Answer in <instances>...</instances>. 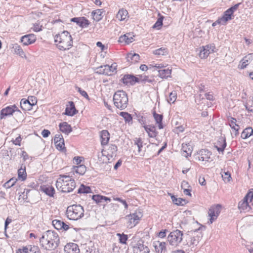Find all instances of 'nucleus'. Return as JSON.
Instances as JSON below:
<instances>
[{"mask_svg": "<svg viewBox=\"0 0 253 253\" xmlns=\"http://www.w3.org/2000/svg\"><path fill=\"white\" fill-rule=\"evenodd\" d=\"M54 42L56 47L60 51L67 50L73 46L72 37L67 31L56 34L54 36Z\"/></svg>", "mask_w": 253, "mask_h": 253, "instance_id": "f257e3e1", "label": "nucleus"}, {"mask_svg": "<svg viewBox=\"0 0 253 253\" xmlns=\"http://www.w3.org/2000/svg\"><path fill=\"white\" fill-rule=\"evenodd\" d=\"M59 243V238L57 233L48 230L40 238V243L45 249L51 251L55 249Z\"/></svg>", "mask_w": 253, "mask_h": 253, "instance_id": "f03ea898", "label": "nucleus"}, {"mask_svg": "<svg viewBox=\"0 0 253 253\" xmlns=\"http://www.w3.org/2000/svg\"><path fill=\"white\" fill-rule=\"evenodd\" d=\"M56 187L61 192H71L75 188V182L69 175H60L56 181Z\"/></svg>", "mask_w": 253, "mask_h": 253, "instance_id": "7ed1b4c3", "label": "nucleus"}, {"mask_svg": "<svg viewBox=\"0 0 253 253\" xmlns=\"http://www.w3.org/2000/svg\"><path fill=\"white\" fill-rule=\"evenodd\" d=\"M84 212L83 207L73 205L68 207L66 210V216L70 220H77L83 217Z\"/></svg>", "mask_w": 253, "mask_h": 253, "instance_id": "20e7f679", "label": "nucleus"}, {"mask_svg": "<svg viewBox=\"0 0 253 253\" xmlns=\"http://www.w3.org/2000/svg\"><path fill=\"white\" fill-rule=\"evenodd\" d=\"M113 101L116 108L123 110L126 108L128 99L126 92L123 90H118L114 95Z\"/></svg>", "mask_w": 253, "mask_h": 253, "instance_id": "39448f33", "label": "nucleus"}, {"mask_svg": "<svg viewBox=\"0 0 253 253\" xmlns=\"http://www.w3.org/2000/svg\"><path fill=\"white\" fill-rule=\"evenodd\" d=\"M183 233L178 230H175L170 232L168 236V241L169 244L174 247H177L182 241Z\"/></svg>", "mask_w": 253, "mask_h": 253, "instance_id": "423d86ee", "label": "nucleus"}, {"mask_svg": "<svg viewBox=\"0 0 253 253\" xmlns=\"http://www.w3.org/2000/svg\"><path fill=\"white\" fill-rule=\"evenodd\" d=\"M117 65L116 63L111 65H103L96 69V73L99 74L112 76L116 73Z\"/></svg>", "mask_w": 253, "mask_h": 253, "instance_id": "0eeeda50", "label": "nucleus"}, {"mask_svg": "<svg viewBox=\"0 0 253 253\" xmlns=\"http://www.w3.org/2000/svg\"><path fill=\"white\" fill-rule=\"evenodd\" d=\"M117 152V147L115 145H111L106 150H103L102 154V163H107L109 161V158H113L116 156Z\"/></svg>", "mask_w": 253, "mask_h": 253, "instance_id": "6e6552de", "label": "nucleus"}, {"mask_svg": "<svg viewBox=\"0 0 253 253\" xmlns=\"http://www.w3.org/2000/svg\"><path fill=\"white\" fill-rule=\"evenodd\" d=\"M249 199L250 202H252L253 199V192L248 193L247 195L244 198L243 201L239 203L238 208L241 212H246L250 211L251 207L248 205V200Z\"/></svg>", "mask_w": 253, "mask_h": 253, "instance_id": "1a4fd4ad", "label": "nucleus"}, {"mask_svg": "<svg viewBox=\"0 0 253 253\" xmlns=\"http://www.w3.org/2000/svg\"><path fill=\"white\" fill-rule=\"evenodd\" d=\"M221 209V206L217 204L215 206H212L209 209L208 215L209 218V221L208 223L211 224L213 221L215 220L220 212V210Z\"/></svg>", "mask_w": 253, "mask_h": 253, "instance_id": "9d476101", "label": "nucleus"}, {"mask_svg": "<svg viewBox=\"0 0 253 253\" xmlns=\"http://www.w3.org/2000/svg\"><path fill=\"white\" fill-rule=\"evenodd\" d=\"M202 237L201 233L198 231L191 232L187 235V244L189 246H196Z\"/></svg>", "mask_w": 253, "mask_h": 253, "instance_id": "9b49d317", "label": "nucleus"}, {"mask_svg": "<svg viewBox=\"0 0 253 253\" xmlns=\"http://www.w3.org/2000/svg\"><path fill=\"white\" fill-rule=\"evenodd\" d=\"M142 216V213L140 212H135L134 213L129 214L126 215V219L128 220V224L129 228L134 227L140 220Z\"/></svg>", "mask_w": 253, "mask_h": 253, "instance_id": "f8f14e48", "label": "nucleus"}, {"mask_svg": "<svg viewBox=\"0 0 253 253\" xmlns=\"http://www.w3.org/2000/svg\"><path fill=\"white\" fill-rule=\"evenodd\" d=\"M215 49L214 45H211L208 44L207 45L203 46L200 47L199 57L202 59H206L211 52H213V50Z\"/></svg>", "mask_w": 253, "mask_h": 253, "instance_id": "ddd939ff", "label": "nucleus"}, {"mask_svg": "<svg viewBox=\"0 0 253 253\" xmlns=\"http://www.w3.org/2000/svg\"><path fill=\"white\" fill-rule=\"evenodd\" d=\"M16 111H19V110L15 105L8 106L2 109L0 112V119H3L4 117L12 115V113Z\"/></svg>", "mask_w": 253, "mask_h": 253, "instance_id": "4468645a", "label": "nucleus"}, {"mask_svg": "<svg viewBox=\"0 0 253 253\" xmlns=\"http://www.w3.org/2000/svg\"><path fill=\"white\" fill-rule=\"evenodd\" d=\"M36 41V36L33 34H29L21 38V42L25 45L34 43Z\"/></svg>", "mask_w": 253, "mask_h": 253, "instance_id": "2eb2a0df", "label": "nucleus"}, {"mask_svg": "<svg viewBox=\"0 0 253 253\" xmlns=\"http://www.w3.org/2000/svg\"><path fill=\"white\" fill-rule=\"evenodd\" d=\"M64 250L65 253H79L80 252L77 244L73 243L66 244Z\"/></svg>", "mask_w": 253, "mask_h": 253, "instance_id": "dca6fc26", "label": "nucleus"}, {"mask_svg": "<svg viewBox=\"0 0 253 253\" xmlns=\"http://www.w3.org/2000/svg\"><path fill=\"white\" fill-rule=\"evenodd\" d=\"M211 153L206 149H202L198 153V160L206 163L209 162L211 159Z\"/></svg>", "mask_w": 253, "mask_h": 253, "instance_id": "f3484780", "label": "nucleus"}, {"mask_svg": "<svg viewBox=\"0 0 253 253\" xmlns=\"http://www.w3.org/2000/svg\"><path fill=\"white\" fill-rule=\"evenodd\" d=\"M153 247L157 253H162L166 251V243L159 241H155L153 243Z\"/></svg>", "mask_w": 253, "mask_h": 253, "instance_id": "a211bd4d", "label": "nucleus"}, {"mask_svg": "<svg viewBox=\"0 0 253 253\" xmlns=\"http://www.w3.org/2000/svg\"><path fill=\"white\" fill-rule=\"evenodd\" d=\"M72 21L77 23L81 28L87 27L89 22L84 17H75L72 19Z\"/></svg>", "mask_w": 253, "mask_h": 253, "instance_id": "6ab92c4d", "label": "nucleus"}, {"mask_svg": "<svg viewBox=\"0 0 253 253\" xmlns=\"http://www.w3.org/2000/svg\"><path fill=\"white\" fill-rule=\"evenodd\" d=\"M226 139L223 136L219 138L218 140L215 143V147L217 150L220 153H223L225 148H226Z\"/></svg>", "mask_w": 253, "mask_h": 253, "instance_id": "aec40b11", "label": "nucleus"}, {"mask_svg": "<svg viewBox=\"0 0 253 253\" xmlns=\"http://www.w3.org/2000/svg\"><path fill=\"white\" fill-rule=\"evenodd\" d=\"M77 113V110L75 109V104L73 101L68 102V104L66 106V111L64 114L68 116H73Z\"/></svg>", "mask_w": 253, "mask_h": 253, "instance_id": "412c9836", "label": "nucleus"}, {"mask_svg": "<svg viewBox=\"0 0 253 253\" xmlns=\"http://www.w3.org/2000/svg\"><path fill=\"white\" fill-rule=\"evenodd\" d=\"M53 226L57 230L64 229V231H67L69 229V226L66 224L63 221L55 219L52 221Z\"/></svg>", "mask_w": 253, "mask_h": 253, "instance_id": "4be33fe9", "label": "nucleus"}, {"mask_svg": "<svg viewBox=\"0 0 253 253\" xmlns=\"http://www.w3.org/2000/svg\"><path fill=\"white\" fill-rule=\"evenodd\" d=\"M54 143L57 149L59 150L64 149V140L61 135L58 134L55 135L54 138Z\"/></svg>", "mask_w": 253, "mask_h": 253, "instance_id": "5701e85b", "label": "nucleus"}, {"mask_svg": "<svg viewBox=\"0 0 253 253\" xmlns=\"http://www.w3.org/2000/svg\"><path fill=\"white\" fill-rule=\"evenodd\" d=\"M133 253H149L148 248L143 244L138 243L133 247Z\"/></svg>", "mask_w": 253, "mask_h": 253, "instance_id": "b1692460", "label": "nucleus"}, {"mask_svg": "<svg viewBox=\"0 0 253 253\" xmlns=\"http://www.w3.org/2000/svg\"><path fill=\"white\" fill-rule=\"evenodd\" d=\"M123 83L126 85L133 84L138 82V79L132 75H125L122 79Z\"/></svg>", "mask_w": 253, "mask_h": 253, "instance_id": "393cba45", "label": "nucleus"}, {"mask_svg": "<svg viewBox=\"0 0 253 253\" xmlns=\"http://www.w3.org/2000/svg\"><path fill=\"white\" fill-rule=\"evenodd\" d=\"M59 129L62 133L69 134L72 131V127L67 122H63L59 124Z\"/></svg>", "mask_w": 253, "mask_h": 253, "instance_id": "a878e982", "label": "nucleus"}, {"mask_svg": "<svg viewBox=\"0 0 253 253\" xmlns=\"http://www.w3.org/2000/svg\"><path fill=\"white\" fill-rule=\"evenodd\" d=\"M144 128L145 129L146 132L148 133L149 137L155 138L157 136L158 132L154 126H144Z\"/></svg>", "mask_w": 253, "mask_h": 253, "instance_id": "bb28decb", "label": "nucleus"}, {"mask_svg": "<svg viewBox=\"0 0 253 253\" xmlns=\"http://www.w3.org/2000/svg\"><path fill=\"white\" fill-rule=\"evenodd\" d=\"M133 36L130 33H127L120 37L119 42H124L126 44L131 43L133 41Z\"/></svg>", "mask_w": 253, "mask_h": 253, "instance_id": "cd10ccee", "label": "nucleus"}, {"mask_svg": "<svg viewBox=\"0 0 253 253\" xmlns=\"http://www.w3.org/2000/svg\"><path fill=\"white\" fill-rule=\"evenodd\" d=\"M241 4V3H238L230 7L225 11L221 16H233L234 12L239 10V7Z\"/></svg>", "mask_w": 253, "mask_h": 253, "instance_id": "c85d7f7f", "label": "nucleus"}, {"mask_svg": "<svg viewBox=\"0 0 253 253\" xmlns=\"http://www.w3.org/2000/svg\"><path fill=\"white\" fill-rule=\"evenodd\" d=\"M139 58V55L136 53H129L126 55V60L130 64L137 63Z\"/></svg>", "mask_w": 253, "mask_h": 253, "instance_id": "c756f323", "label": "nucleus"}, {"mask_svg": "<svg viewBox=\"0 0 253 253\" xmlns=\"http://www.w3.org/2000/svg\"><path fill=\"white\" fill-rule=\"evenodd\" d=\"M159 77L162 79H166L170 77L171 75V69H162L158 71Z\"/></svg>", "mask_w": 253, "mask_h": 253, "instance_id": "7c9ffc66", "label": "nucleus"}, {"mask_svg": "<svg viewBox=\"0 0 253 253\" xmlns=\"http://www.w3.org/2000/svg\"><path fill=\"white\" fill-rule=\"evenodd\" d=\"M12 48L14 49L15 54L23 58L26 59V56L25 54V52H23V49H21L20 46L18 44H14L13 46H12Z\"/></svg>", "mask_w": 253, "mask_h": 253, "instance_id": "2f4dec72", "label": "nucleus"}, {"mask_svg": "<svg viewBox=\"0 0 253 253\" xmlns=\"http://www.w3.org/2000/svg\"><path fill=\"white\" fill-rule=\"evenodd\" d=\"M153 118H154L155 122L158 125L159 129L163 128V125H162V119H163V116L162 114H159L155 112L153 113Z\"/></svg>", "mask_w": 253, "mask_h": 253, "instance_id": "473e14b6", "label": "nucleus"}, {"mask_svg": "<svg viewBox=\"0 0 253 253\" xmlns=\"http://www.w3.org/2000/svg\"><path fill=\"white\" fill-rule=\"evenodd\" d=\"M41 188H42V191L49 197H53L55 194V190L52 186L44 185Z\"/></svg>", "mask_w": 253, "mask_h": 253, "instance_id": "72a5a7b5", "label": "nucleus"}, {"mask_svg": "<svg viewBox=\"0 0 253 253\" xmlns=\"http://www.w3.org/2000/svg\"><path fill=\"white\" fill-rule=\"evenodd\" d=\"M101 143L102 145H106L109 140V133L107 130H103L100 133Z\"/></svg>", "mask_w": 253, "mask_h": 253, "instance_id": "f704fd0d", "label": "nucleus"}, {"mask_svg": "<svg viewBox=\"0 0 253 253\" xmlns=\"http://www.w3.org/2000/svg\"><path fill=\"white\" fill-rule=\"evenodd\" d=\"M232 17H221L217 20L215 21V22H213L212 24V26H215L216 25H225L228 21L231 20V18Z\"/></svg>", "mask_w": 253, "mask_h": 253, "instance_id": "c9c22d12", "label": "nucleus"}, {"mask_svg": "<svg viewBox=\"0 0 253 253\" xmlns=\"http://www.w3.org/2000/svg\"><path fill=\"white\" fill-rule=\"evenodd\" d=\"M92 199L96 203H100L103 201H110V199L109 198L101 196L100 195H94L92 196Z\"/></svg>", "mask_w": 253, "mask_h": 253, "instance_id": "e433bc0d", "label": "nucleus"}, {"mask_svg": "<svg viewBox=\"0 0 253 253\" xmlns=\"http://www.w3.org/2000/svg\"><path fill=\"white\" fill-rule=\"evenodd\" d=\"M182 150L183 151V155H184V156L186 158H187L188 156L191 155L192 149L189 145H187V144H183Z\"/></svg>", "mask_w": 253, "mask_h": 253, "instance_id": "4c0bfd02", "label": "nucleus"}, {"mask_svg": "<svg viewBox=\"0 0 253 253\" xmlns=\"http://www.w3.org/2000/svg\"><path fill=\"white\" fill-rule=\"evenodd\" d=\"M73 171L80 175H84L86 171V167L83 165L75 166L73 168Z\"/></svg>", "mask_w": 253, "mask_h": 253, "instance_id": "58836bf2", "label": "nucleus"}, {"mask_svg": "<svg viewBox=\"0 0 253 253\" xmlns=\"http://www.w3.org/2000/svg\"><path fill=\"white\" fill-rule=\"evenodd\" d=\"M18 179L21 181H25L26 178L25 167H21L18 170Z\"/></svg>", "mask_w": 253, "mask_h": 253, "instance_id": "ea45409f", "label": "nucleus"}, {"mask_svg": "<svg viewBox=\"0 0 253 253\" xmlns=\"http://www.w3.org/2000/svg\"><path fill=\"white\" fill-rule=\"evenodd\" d=\"M20 106L21 109L26 111L30 109V108H31L32 106V104L30 103L29 100L23 99L21 100Z\"/></svg>", "mask_w": 253, "mask_h": 253, "instance_id": "a19ab883", "label": "nucleus"}, {"mask_svg": "<svg viewBox=\"0 0 253 253\" xmlns=\"http://www.w3.org/2000/svg\"><path fill=\"white\" fill-rule=\"evenodd\" d=\"M253 133V130L252 127H247L243 130L242 133H241V138L243 139H246L252 135Z\"/></svg>", "mask_w": 253, "mask_h": 253, "instance_id": "79ce46f5", "label": "nucleus"}, {"mask_svg": "<svg viewBox=\"0 0 253 253\" xmlns=\"http://www.w3.org/2000/svg\"><path fill=\"white\" fill-rule=\"evenodd\" d=\"M153 54L158 56H165L168 54V49L165 47H161L159 49H157L153 50Z\"/></svg>", "mask_w": 253, "mask_h": 253, "instance_id": "37998d69", "label": "nucleus"}, {"mask_svg": "<svg viewBox=\"0 0 253 253\" xmlns=\"http://www.w3.org/2000/svg\"><path fill=\"white\" fill-rule=\"evenodd\" d=\"M236 119L233 118H230V121L229 123V125L232 129L234 130L235 134L238 133V131H239V126L236 124Z\"/></svg>", "mask_w": 253, "mask_h": 253, "instance_id": "c03bdc74", "label": "nucleus"}, {"mask_svg": "<svg viewBox=\"0 0 253 253\" xmlns=\"http://www.w3.org/2000/svg\"><path fill=\"white\" fill-rule=\"evenodd\" d=\"M250 62V59L247 56L243 57L242 60H241L240 64L239 65V69H244L248 65L249 62Z\"/></svg>", "mask_w": 253, "mask_h": 253, "instance_id": "a18cd8bd", "label": "nucleus"}, {"mask_svg": "<svg viewBox=\"0 0 253 253\" xmlns=\"http://www.w3.org/2000/svg\"><path fill=\"white\" fill-rule=\"evenodd\" d=\"M172 203L177 206H183L185 204V200L183 199L177 198L174 196H171Z\"/></svg>", "mask_w": 253, "mask_h": 253, "instance_id": "49530a36", "label": "nucleus"}, {"mask_svg": "<svg viewBox=\"0 0 253 253\" xmlns=\"http://www.w3.org/2000/svg\"><path fill=\"white\" fill-rule=\"evenodd\" d=\"M177 98V94L175 91L171 92L169 94V97L167 99L168 102L169 104H173L176 101Z\"/></svg>", "mask_w": 253, "mask_h": 253, "instance_id": "de8ad7c7", "label": "nucleus"}, {"mask_svg": "<svg viewBox=\"0 0 253 253\" xmlns=\"http://www.w3.org/2000/svg\"><path fill=\"white\" fill-rule=\"evenodd\" d=\"M133 143L134 144L137 145L138 148V152L140 153L141 152V148L143 146V142L142 139L140 137H136L133 139Z\"/></svg>", "mask_w": 253, "mask_h": 253, "instance_id": "09e8293b", "label": "nucleus"}, {"mask_svg": "<svg viewBox=\"0 0 253 253\" xmlns=\"http://www.w3.org/2000/svg\"><path fill=\"white\" fill-rule=\"evenodd\" d=\"M120 115L121 117L124 118L126 123H130L132 121L131 115L127 112H120Z\"/></svg>", "mask_w": 253, "mask_h": 253, "instance_id": "8fccbe9b", "label": "nucleus"}, {"mask_svg": "<svg viewBox=\"0 0 253 253\" xmlns=\"http://www.w3.org/2000/svg\"><path fill=\"white\" fill-rule=\"evenodd\" d=\"M116 236L119 237V241L120 243L122 244H126V241L127 240V236L125 234H116Z\"/></svg>", "mask_w": 253, "mask_h": 253, "instance_id": "3c124183", "label": "nucleus"}, {"mask_svg": "<svg viewBox=\"0 0 253 253\" xmlns=\"http://www.w3.org/2000/svg\"><path fill=\"white\" fill-rule=\"evenodd\" d=\"M42 26L40 24V22H36L33 24V27H32L33 31L35 32H39L42 31Z\"/></svg>", "mask_w": 253, "mask_h": 253, "instance_id": "603ef678", "label": "nucleus"}, {"mask_svg": "<svg viewBox=\"0 0 253 253\" xmlns=\"http://www.w3.org/2000/svg\"><path fill=\"white\" fill-rule=\"evenodd\" d=\"M163 17H160L158 19H157V21L156 22H155L154 25L153 26V29H161V27L162 26V21H163Z\"/></svg>", "mask_w": 253, "mask_h": 253, "instance_id": "864d4df0", "label": "nucleus"}, {"mask_svg": "<svg viewBox=\"0 0 253 253\" xmlns=\"http://www.w3.org/2000/svg\"><path fill=\"white\" fill-rule=\"evenodd\" d=\"M222 177L224 182H230L231 179V174L229 171L224 172V174H222Z\"/></svg>", "mask_w": 253, "mask_h": 253, "instance_id": "5fc2aeb1", "label": "nucleus"}, {"mask_svg": "<svg viewBox=\"0 0 253 253\" xmlns=\"http://www.w3.org/2000/svg\"><path fill=\"white\" fill-rule=\"evenodd\" d=\"M90 192L89 187H86L84 185H82L78 190L79 193H88Z\"/></svg>", "mask_w": 253, "mask_h": 253, "instance_id": "6e6d98bb", "label": "nucleus"}, {"mask_svg": "<svg viewBox=\"0 0 253 253\" xmlns=\"http://www.w3.org/2000/svg\"><path fill=\"white\" fill-rule=\"evenodd\" d=\"M187 182L186 181H184L182 183V185H181V187L184 189V193L185 195H187L188 196H191V194L190 193V190L189 189H185L183 188L185 186V185H187Z\"/></svg>", "mask_w": 253, "mask_h": 253, "instance_id": "4d7b16f0", "label": "nucleus"}, {"mask_svg": "<svg viewBox=\"0 0 253 253\" xmlns=\"http://www.w3.org/2000/svg\"><path fill=\"white\" fill-rule=\"evenodd\" d=\"M15 183V179H11L7 181V182H5V184H3V186H4V187L8 189V188H9L13 186Z\"/></svg>", "mask_w": 253, "mask_h": 253, "instance_id": "13d9d810", "label": "nucleus"}, {"mask_svg": "<svg viewBox=\"0 0 253 253\" xmlns=\"http://www.w3.org/2000/svg\"><path fill=\"white\" fill-rule=\"evenodd\" d=\"M128 14V13L126 9L121 8L119 10L116 16H127Z\"/></svg>", "mask_w": 253, "mask_h": 253, "instance_id": "bf43d9fd", "label": "nucleus"}, {"mask_svg": "<svg viewBox=\"0 0 253 253\" xmlns=\"http://www.w3.org/2000/svg\"><path fill=\"white\" fill-rule=\"evenodd\" d=\"M29 253H39V249L36 246L30 247Z\"/></svg>", "mask_w": 253, "mask_h": 253, "instance_id": "052dcab7", "label": "nucleus"}, {"mask_svg": "<svg viewBox=\"0 0 253 253\" xmlns=\"http://www.w3.org/2000/svg\"><path fill=\"white\" fill-rule=\"evenodd\" d=\"M21 138L20 136L17 137L14 140H12V143L14 144V145L20 146L21 145Z\"/></svg>", "mask_w": 253, "mask_h": 253, "instance_id": "680f3d73", "label": "nucleus"}, {"mask_svg": "<svg viewBox=\"0 0 253 253\" xmlns=\"http://www.w3.org/2000/svg\"><path fill=\"white\" fill-rule=\"evenodd\" d=\"M101 13L100 9H97L91 12V16H101Z\"/></svg>", "mask_w": 253, "mask_h": 253, "instance_id": "e2e57ef3", "label": "nucleus"}, {"mask_svg": "<svg viewBox=\"0 0 253 253\" xmlns=\"http://www.w3.org/2000/svg\"><path fill=\"white\" fill-rule=\"evenodd\" d=\"M16 253H28V249L27 247H23L17 250Z\"/></svg>", "mask_w": 253, "mask_h": 253, "instance_id": "0e129e2a", "label": "nucleus"}, {"mask_svg": "<svg viewBox=\"0 0 253 253\" xmlns=\"http://www.w3.org/2000/svg\"><path fill=\"white\" fill-rule=\"evenodd\" d=\"M246 108L248 111L253 112V105L250 104V102L247 103L246 105Z\"/></svg>", "mask_w": 253, "mask_h": 253, "instance_id": "69168bd1", "label": "nucleus"}, {"mask_svg": "<svg viewBox=\"0 0 253 253\" xmlns=\"http://www.w3.org/2000/svg\"><path fill=\"white\" fill-rule=\"evenodd\" d=\"M49 134H50L49 131L47 129L43 130L42 132V136L44 138L48 137Z\"/></svg>", "mask_w": 253, "mask_h": 253, "instance_id": "338daca9", "label": "nucleus"}, {"mask_svg": "<svg viewBox=\"0 0 253 253\" xmlns=\"http://www.w3.org/2000/svg\"><path fill=\"white\" fill-rule=\"evenodd\" d=\"M166 231L167 230H163L159 232L158 233V237L163 238L166 237Z\"/></svg>", "mask_w": 253, "mask_h": 253, "instance_id": "774afa93", "label": "nucleus"}]
</instances>
